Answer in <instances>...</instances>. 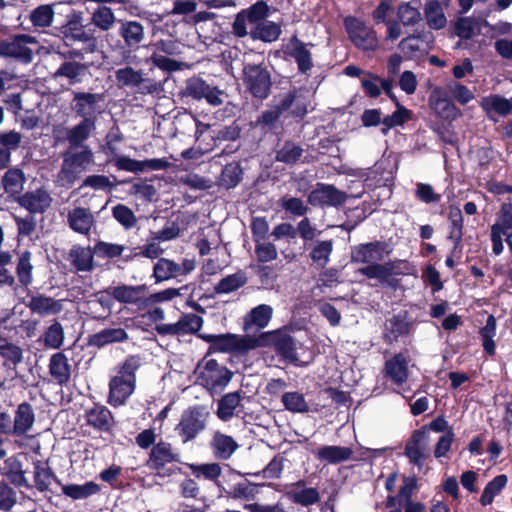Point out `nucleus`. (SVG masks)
<instances>
[{
    "instance_id": "1",
    "label": "nucleus",
    "mask_w": 512,
    "mask_h": 512,
    "mask_svg": "<svg viewBox=\"0 0 512 512\" xmlns=\"http://www.w3.org/2000/svg\"><path fill=\"white\" fill-rule=\"evenodd\" d=\"M141 366L138 356L131 355L116 368V374L109 381L107 402L113 407L124 405L134 393L136 387V371Z\"/></svg>"
},
{
    "instance_id": "2",
    "label": "nucleus",
    "mask_w": 512,
    "mask_h": 512,
    "mask_svg": "<svg viewBox=\"0 0 512 512\" xmlns=\"http://www.w3.org/2000/svg\"><path fill=\"white\" fill-rule=\"evenodd\" d=\"M94 164V155L88 146L70 147L63 155L61 170L57 182L62 187H70L79 174L87 171Z\"/></svg>"
},
{
    "instance_id": "3",
    "label": "nucleus",
    "mask_w": 512,
    "mask_h": 512,
    "mask_svg": "<svg viewBox=\"0 0 512 512\" xmlns=\"http://www.w3.org/2000/svg\"><path fill=\"white\" fill-rule=\"evenodd\" d=\"M196 381L210 391H219L230 382L231 372L215 360H204L195 369Z\"/></svg>"
},
{
    "instance_id": "4",
    "label": "nucleus",
    "mask_w": 512,
    "mask_h": 512,
    "mask_svg": "<svg viewBox=\"0 0 512 512\" xmlns=\"http://www.w3.org/2000/svg\"><path fill=\"white\" fill-rule=\"evenodd\" d=\"M210 413L204 406H194L185 410L175 430L184 443L193 440L205 428Z\"/></svg>"
},
{
    "instance_id": "5",
    "label": "nucleus",
    "mask_w": 512,
    "mask_h": 512,
    "mask_svg": "<svg viewBox=\"0 0 512 512\" xmlns=\"http://www.w3.org/2000/svg\"><path fill=\"white\" fill-rule=\"evenodd\" d=\"M37 42L28 35H17L0 41V56L12 58L23 63L32 60L33 48Z\"/></svg>"
},
{
    "instance_id": "6",
    "label": "nucleus",
    "mask_w": 512,
    "mask_h": 512,
    "mask_svg": "<svg viewBox=\"0 0 512 512\" xmlns=\"http://www.w3.org/2000/svg\"><path fill=\"white\" fill-rule=\"evenodd\" d=\"M243 75L244 84L254 97L264 99L268 96L271 79L266 68L261 65L247 64L244 66Z\"/></svg>"
},
{
    "instance_id": "7",
    "label": "nucleus",
    "mask_w": 512,
    "mask_h": 512,
    "mask_svg": "<svg viewBox=\"0 0 512 512\" xmlns=\"http://www.w3.org/2000/svg\"><path fill=\"white\" fill-rule=\"evenodd\" d=\"M178 54H180V46L176 41L160 40L153 45L150 61L161 70L177 71L180 69V64L168 56Z\"/></svg>"
},
{
    "instance_id": "8",
    "label": "nucleus",
    "mask_w": 512,
    "mask_h": 512,
    "mask_svg": "<svg viewBox=\"0 0 512 512\" xmlns=\"http://www.w3.org/2000/svg\"><path fill=\"white\" fill-rule=\"evenodd\" d=\"M345 26L349 34V38L355 46L362 50H374L377 45V37L375 32L367 27L363 22L356 18H347Z\"/></svg>"
},
{
    "instance_id": "9",
    "label": "nucleus",
    "mask_w": 512,
    "mask_h": 512,
    "mask_svg": "<svg viewBox=\"0 0 512 512\" xmlns=\"http://www.w3.org/2000/svg\"><path fill=\"white\" fill-rule=\"evenodd\" d=\"M314 47L312 43H304L296 35L292 36L284 47V52L293 58L297 64L298 70L307 74L313 68V59L310 49Z\"/></svg>"
},
{
    "instance_id": "10",
    "label": "nucleus",
    "mask_w": 512,
    "mask_h": 512,
    "mask_svg": "<svg viewBox=\"0 0 512 512\" xmlns=\"http://www.w3.org/2000/svg\"><path fill=\"white\" fill-rule=\"evenodd\" d=\"M67 225L75 233L89 236L96 228V220L90 209L74 207L67 211Z\"/></svg>"
},
{
    "instance_id": "11",
    "label": "nucleus",
    "mask_w": 512,
    "mask_h": 512,
    "mask_svg": "<svg viewBox=\"0 0 512 512\" xmlns=\"http://www.w3.org/2000/svg\"><path fill=\"white\" fill-rule=\"evenodd\" d=\"M200 338L211 343L213 348L221 352L248 350L256 347V341L238 338L235 335H199Z\"/></svg>"
},
{
    "instance_id": "12",
    "label": "nucleus",
    "mask_w": 512,
    "mask_h": 512,
    "mask_svg": "<svg viewBox=\"0 0 512 512\" xmlns=\"http://www.w3.org/2000/svg\"><path fill=\"white\" fill-rule=\"evenodd\" d=\"M346 194L332 185L318 183L310 192L308 202L313 206H338L346 201Z\"/></svg>"
},
{
    "instance_id": "13",
    "label": "nucleus",
    "mask_w": 512,
    "mask_h": 512,
    "mask_svg": "<svg viewBox=\"0 0 512 512\" xmlns=\"http://www.w3.org/2000/svg\"><path fill=\"white\" fill-rule=\"evenodd\" d=\"M272 342L275 350L284 358L297 365H305L309 360H303L299 350L303 347L295 342L293 338L285 332H276L272 335Z\"/></svg>"
},
{
    "instance_id": "14",
    "label": "nucleus",
    "mask_w": 512,
    "mask_h": 512,
    "mask_svg": "<svg viewBox=\"0 0 512 512\" xmlns=\"http://www.w3.org/2000/svg\"><path fill=\"white\" fill-rule=\"evenodd\" d=\"M386 245L379 241L360 244L351 251V260L355 263L374 264L382 261L386 254Z\"/></svg>"
},
{
    "instance_id": "15",
    "label": "nucleus",
    "mask_w": 512,
    "mask_h": 512,
    "mask_svg": "<svg viewBox=\"0 0 512 512\" xmlns=\"http://www.w3.org/2000/svg\"><path fill=\"white\" fill-rule=\"evenodd\" d=\"M187 95L194 99H205L210 105L218 106L222 104L223 92L218 88L207 84L200 78H192L187 83Z\"/></svg>"
},
{
    "instance_id": "16",
    "label": "nucleus",
    "mask_w": 512,
    "mask_h": 512,
    "mask_svg": "<svg viewBox=\"0 0 512 512\" xmlns=\"http://www.w3.org/2000/svg\"><path fill=\"white\" fill-rule=\"evenodd\" d=\"M118 34L129 52L136 51L145 38V29L138 21L120 20Z\"/></svg>"
},
{
    "instance_id": "17",
    "label": "nucleus",
    "mask_w": 512,
    "mask_h": 512,
    "mask_svg": "<svg viewBox=\"0 0 512 512\" xmlns=\"http://www.w3.org/2000/svg\"><path fill=\"white\" fill-rule=\"evenodd\" d=\"M384 374L395 385H402L409 376V359L402 353L394 355L386 361Z\"/></svg>"
},
{
    "instance_id": "18",
    "label": "nucleus",
    "mask_w": 512,
    "mask_h": 512,
    "mask_svg": "<svg viewBox=\"0 0 512 512\" xmlns=\"http://www.w3.org/2000/svg\"><path fill=\"white\" fill-rule=\"evenodd\" d=\"M27 307L32 313L42 317L54 316L63 310V300H56L43 294H37L30 297Z\"/></svg>"
},
{
    "instance_id": "19",
    "label": "nucleus",
    "mask_w": 512,
    "mask_h": 512,
    "mask_svg": "<svg viewBox=\"0 0 512 512\" xmlns=\"http://www.w3.org/2000/svg\"><path fill=\"white\" fill-rule=\"evenodd\" d=\"M147 287L145 285H117L107 288L108 295L123 304H138L145 296Z\"/></svg>"
},
{
    "instance_id": "20",
    "label": "nucleus",
    "mask_w": 512,
    "mask_h": 512,
    "mask_svg": "<svg viewBox=\"0 0 512 512\" xmlns=\"http://www.w3.org/2000/svg\"><path fill=\"white\" fill-rule=\"evenodd\" d=\"M361 87L365 94L372 98H377L384 91L391 99L395 98L392 92L393 83L391 80L382 79L370 72L365 73L361 79Z\"/></svg>"
},
{
    "instance_id": "21",
    "label": "nucleus",
    "mask_w": 512,
    "mask_h": 512,
    "mask_svg": "<svg viewBox=\"0 0 512 512\" xmlns=\"http://www.w3.org/2000/svg\"><path fill=\"white\" fill-rule=\"evenodd\" d=\"M61 33L66 39L78 42H90L93 37L83 25V18L80 13H73L68 16L67 22L62 26Z\"/></svg>"
},
{
    "instance_id": "22",
    "label": "nucleus",
    "mask_w": 512,
    "mask_h": 512,
    "mask_svg": "<svg viewBox=\"0 0 512 512\" xmlns=\"http://www.w3.org/2000/svg\"><path fill=\"white\" fill-rule=\"evenodd\" d=\"M210 448L217 459L227 460L238 449L239 445L232 436L215 431L210 440Z\"/></svg>"
},
{
    "instance_id": "23",
    "label": "nucleus",
    "mask_w": 512,
    "mask_h": 512,
    "mask_svg": "<svg viewBox=\"0 0 512 512\" xmlns=\"http://www.w3.org/2000/svg\"><path fill=\"white\" fill-rule=\"evenodd\" d=\"M18 202L32 213H42L50 207L52 198L46 190L38 189L19 197Z\"/></svg>"
},
{
    "instance_id": "24",
    "label": "nucleus",
    "mask_w": 512,
    "mask_h": 512,
    "mask_svg": "<svg viewBox=\"0 0 512 512\" xmlns=\"http://www.w3.org/2000/svg\"><path fill=\"white\" fill-rule=\"evenodd\" d=\"M74 110L83 119H92L96 113V106L102 100L99 94L74 92Z\"/></svg>"
},
{
    "instance_id": "25",
    "label": "nucleus",
    "mask_w": 512,
    "mask_h": 512,
    "mask_svg": "<svg viewBox=\"0 0 512 512\" xmlns=\"http://www.w3.org/2000/svg\"><path fill=\"white\" fill-rule=\"evenodd\" d=\"M49 372L58 384L68 383L71 377V366L68 358L60 352L53 354L49 361Z\"/></svg>"
},
{
    "instance_id": "26",
    "label": "nucleus",
    "mask_w": 512,
    "mask_h": 512,
    "mask_svg": "<svg viewBox=\"0 0 512 512\" xmlns=\"http://www.w3.org/2000/svg\"><path fill=\"white\" fill-rule=\"evenodd\" d=\"M430 106L442 119L452 121L461 115L460 110L449 99L442 97L438 92L430 96Z\"/></svg>"
},
{
    "instance_id": "27",
    "label": "nucleus",
    "mask_w": 512,
    "mask_h": 512,
    "mask_svg": "<svg viewBox=\"0 0 512 512\" xmlns=\"http://www.w3.org/2000/svg\"><path fill=\"white\" fill-rule=\"evenodd\" d=\"M241 404V396L238 392L225 394L218 401L216 415L226 422L238 415V408Z\"/></svg>"
},
{
    "instance_id": "28",
    "label": "nucleus",
    "mask_w": 512,
    "mask_h": 512,
    "mask_svg": "<svg viewBox=\"0 0 512 512\" xmlns=\"http://www.w3.org/2000/svg\"><path fill=\"white\" fill-rule=\"evenodd\" d=\"M353 454V450L350 447L345 446H323L315 451V456L321 460L330 464H337L348 460Z\"/></svg>"
},
{
    "instance_id": "29",
    "label": "nucleus",
    "mask_w": 512,
    "mask_h": 512,
    "mask_svg": "<svg viewBox=\"0 0 512 512\" xmlns=\"http://www.w3.org/2000/svg\"><path fill=\"white\" fill-rule=\"evenodd\" d=\"M116 84L120 88L139 87L144 84L145 78L142 70H136L131 66H124L115 71Z\"/></svg>"
},
{
    "instance_id": "30",
    "label": "nucleus",
    "mask_w": 512,
    "mask_h": 512,
    "mask_svg": "<svg viewBox=\"0 0 512 512\" xmlns=\"http://www.w3.org/2000/svg\"><path fill=\"white\" fill-rule=\"evenodd\" d=\"M1 473L16 486H28L22 469V464L17 457H9L0 465Z\"/></svg>"
},
{
    "instance_id": "31",
    "label": "nucleus",
    "mask_w": 512,
    "mask_h": 512,
    "mask_svg": "<svg viewBox=\"0 0 512 512\" xmlns=\"http://www.w3.org/2000/svg\"><path fill=\"white\" fill-rule=\"evenodd\" d=\"M128 339V334L122 328H107L90 337L89 343L96 347H104L111 343L123 342Z\"/></svg>"
},
{
    "instance_id": "32",
    "label": "nucleus",
    "mask_w": 512,
    "mask_h": 512,
    "mask_svg": "<svg viewBox=\"0 0 512 512\" xmlns=\"http://www.w3.org/2000/svg\"><path fill=\"white\" fill-rule=\"evenodd\" d=\"M176 460V455L172 452L171 445L168 443H158L151 451L148 466L152 469H161L167 463Z\"/></svg>"
},
{
    "instance_id": "33",
    "label": "nucleus",
    "mask_w": 512,
    "mask_h": 512,
    "mask_svg": "<svg viewBox=\"0 0 512 512\" xmlns=\"http://www.w3.org/2000/svg\"><path fill=\"white\" fill-rule=\"evenodd\" d=\"M16 275L18 282L23 286H28L33 281V264L31 252L25 250L19 253L16 262Z\"/></svg>"
},
{
    "instance_id": "34",
    "label": "nucleus",
    "mask_w": 512,
    "mask_h": 512,
    "mask_svg": "<svg viewBox=\"0 0 512 512\" xmlns=\"http://www.w3.org/2000/svg\"><path fill=\"white\" fill-rule=\"evenodd\" d=\"M281 34V27L279 24L264 20L256 24V26L250 31V36L253 39H258L263 42L276 41Z\"/></svg>"
},
{
    "instance_id": "35",
    "label": "nucleus",
    "mask_w": 512,
    "mask_h": 512,
    "mask_svg": "<svg viewBox=\"0 0 512 512\" xmlns=\"http://www.w3.org/2000/svg\"><path fill=\"white\" fill-rule=\"evenodd\" d=\"M62 493L74 500L85 499L100 491V487L93 481L85 482L84 484H67L63 485Z\"/></svg>"
},
{
    "instance_id": "36",
    "label": "nucleus",
    "mask_w": 512,
    "mask_h": 512,
    "mask_svg": "<svg viewBox=\"0 0 512 512\" xmlns=\"http://www.w3.org/2000/svg\"><path fill=\"white\" fill-rule=\"evenodd\" d=\"M88 424L101 430H108L112 424V414L110 410L103 405H95L86 413Z\"/></svg>"
},
{
    "instance_id": "37",
    "label": "nucleus",
    "mask_w": 512,
    "mask_h": 512,
    "mask_svg": "<svg viewBox=\"0 0 512 512\" xmlns=\"http://www.w3.org/2000/svg\"><path fill=\"white\" fill-rule=\"evenodd\" d=\"M33 423L34 413L32 407L27 403L20 404L14 417V433L18 435L26 433L32 427Z\"/></svg>"
},
{
    "instance_id": "38",
    "label": "nucleus",
    "mask_w": 512,
    "mask_h": 512,
    "mask_svg": "<svg viewBox=\"0 0 512 512\" xmlns=\"http://www.w3.org/2000/svg\"><path fill=\"white\" fill-rule=\"evenodd\" d=\"M333 250L332 240H318L310 247L309 257L318 267H325Z\"/></svg>"
},
{
    "instance_id": "39",
    "label": "nucleus",
    "mask_w": 512,
    "mask_h": 512,
    "mask_svg": "<svg viewBox=\"0 0 512 512\" xmlns=\"http://www.w3.org/2000/svg\"><path fill=\"white\" fill-rule=\"evenodd\" d=\"M69 256L73 266L78 271H90L93 268V251L89 247L75 245L71 248Z\"/></svg>"
},
{
    "instance_id": "40",
    "label": "nucleus",
    "mask_w": 512,
    "mask_h": 512,
    "mask_svg": "<svg viewBox=\"0 0 512 512\" xmlns=\"http://www.w3.org/2000/svg\"><path fill=\"white\" fill-rule=\"evenodd\" d=\"M95 128L93 119H83L79 124L67 130L66 137L71 147L83 143Z\"/></svg>"
},
{
    "instance_id": "41",
    "label": "nucleus",
    "mask_w": 512,
    "mask_h": 512,
    "mask_svg": "<svg viewBox=\"0 0 512 512\" xmlns=\"http://www.w3.org/2000/svg\"><path fill=\"white\" fill-rule=\"evenodd\" d=\"M26 182L23 171L17 167L9 169L2 178L5 191L11 195H19Z\"/></svg>"
},
{
    "instance_id": "42",
    "label": "nucleus",
    "mask_w": 512,
    "mask_h": 512,
    "mask_svg": "<svg viewBox=\"0 0 512 512\" xmlns=\"http://www.w3.org/2000/svg\"><path fill=\"white\" fill-rule=\"evenodd\" d=\"M273 314L271 306L261 304L253 308L245 317L246 327L264 328L268 325Z\"/></svg>"
},
{
    "instance_id": "43",
    "label": "nucleus",
    "mask_w": 512,
    "mask_h": 512,
    "mask_svg": "<svg viewBox=\"0 0 512 512\" xmlns=\"http://www.w3.org/2000/svg\"><path fill=\"white\" fill-rule=\"evenodd\" d=\"M182 267L177 263L161 258L154 265L153 276L156 282H162L182 274Z\"/></svg>"
},
{
    "instance_id": "44",
    "label": "nucleus",
    "mask_w": 512,
    "mask_h": 512,
    "mask_svg": "<svg viewBox=\"0 0 512 512\" xmlns=\"http://www.w3.org/2000/svg\"><path fill=\"white\" fill-rule=\"evenodd\" d=\"M419 0L405 2L399 5L397 16L400 22L405 26L415 25L421 20Z\"/></svg>"
},
{
    "instance_id": "45",
    "label": "nucleus",
    "mask_w": 512,
    "mask_h": 512,
    "mask_svg": "<svg viewBox=\"0 0 512 512\" xmlns=\"http://www.w3.org/2000/svg\"><path fill=\"white\" fill-rule=\"evenodd\" d=\"M115 22L116 16L108 6H98L91 14V23L101 31L111 30Z\"/></svg>"
},
{
    "instance_id": "46",
    "label": "nucleus",
    "mask_w": 512,
    "mask_h": 512,
    "mask_svg": "<svg viewBox=\"0 0 512 512\" xmlns=\"http://www.w3.org/2000/svg\"><path fill=\"white\" fill-rule=\"evenodd\" d=\"M64 329L60 322L53 323L46 328L40 341L43 345L50 349H59L64 343Z\"/></svg>"
},
{
    "instance_id": "47",
    "label": "nucleus",
    "mask_w": 512,
    "mask_h": 512,
    "mask_svg": "<svg viewBox=\"0 0 512 512\" xmlns=\"http://www.w3.org/2000/svg\"><path fill=\"white\" fill-rule=\"evenodd\" d=\"M405 455L409 461L419 467L423 465L426 458V447L421 443V435L415 433L405 447Z\"/></svg>"
},
{
    "instance_id": "48",
    "label": "nucleus",
    "mask_w": 512,
    "mask_h": 512,
    "mask_svg": "<svg viewBox=\"0 0 512 512\" xmlns=\"http://www.w3.org/2000/svg\"><path fill=\"white\" fill-rule=\"evenodd\" d=\"M295 488L288 493L290 499L297 504L309 506L319 501L320 495L315 488L297 489L303 486V482L299 481L293 485Z\"/></svg>"
},
{
    "instance_id": "49",
    "label": "nucleus",
    "mask_w": 512,
    "mask_h": 512,
    "mask_svg": "<svg viewBox=\"0 0 512 512\" xmlns=\"http://www.w3.org/2000/svg\"><path fill=\"white\" fill-rule=\"evenodd\" d=\"M507 482L508 478L504 474L498 475L493 480L488 482L480 497V503L483 506L490 505L493 502L494 497L498 495L507 485Z\"/></svg>"
},
{
    "instance_id": "50",
    "label": "nucleus",
    "mask_w": 512,
    "mask_h": 512,
    "mask_svg": "<svg viewBox=\"0 0 512 512\" xmlns=\"http://www.w3.org/2000/svg\"><path fill=\"white\" fill-rule=\"evenodd\" d=\"M410 332V323L401 316H394L386 323L385 336L389 341H394L398 337L407 335Z\"/></svg>"
},
{
    "instance_id": "51",
    "label": "nucleus",
    "mask_w": 512,
    "mask_h": 512,
    "mask_svg": "<svg viewBox=\"0 0 512 512\" xmlns=\"http://www.w3.org/2000/svg\"><path fill=\"white\" fill-rule=\"evenodd\" d=\"M425 15L427 19V23L430 28L433 29H442L446 25V17L443 11L442 6L436 2L431 1L426 5Z\"/></svg>"
},
{
    "instance_id": "52",
    "label": "nucleus",
    "mask_w": 512,
    "mask_h": 512,
    "mask_svg": "<svg viewBox=\"0 0 512 512\" xmlns=\"http://www.w3.org/2000/svg\"><path fill=\"white\" fill-rule=\"evenodd\" d=\"M85 70L84 64L75 61L64 62L55 72V77H65L69 79L70 84H75L80 82V76Z\"/></svg>"
},
{
    "instance_id": "53",
    "label": "nucleus",
    "mask_w": 512,
    "mask_h": 512,
    "mask_svg": "<svg viewBox=\"0 0 512 512\" xmlns=\"http://www.w3.org/2000/svg\"><path fill=\"white\" fill-rule=\"evenodd\" d=\"M284 407L293 413H305L309 411V404L304 395L299 392H286L282 395Z\"/></svg>"
},
{
    "instance_id": "54",
    "label": "nucleus",
    "mask_w": 512,
    "mask_h": 512,
    "mask_svg": "<svg viewBox=\"0 0 512 512\" xmlns=\"http://www.w3.org/2000/svg\"><path fill=\"white\" fill-rule=\"evenodd\" d=\"M0 356L7 362L17 366L23 360V350L19 345L0 337Z\"/></svg>"
},
{
    "instance_id": "55",
    "label": "nucleus",
    "mask_w": 512,
    "mask_h": 512,
    "mask_svg": "<svg viewBox=\"0 0 512 512\" xmlns=\"http://www.w3.org/2000/svg\"><path fill=\"white\" fill-rule=\"evenodd\" d=\"M54 478L53 472L44 463L37 461L34 464V481L36 488L41 491H47Z\"/></svg>"
},
{
    "instance_id": "56",
    "label": "nucleus",
    "mask_w": 512,
    "mask_h": 512,
    "mask_svg": "<svg viewBox=\"0 0 512 512\" xmlns=\"http://www.w3.org/2000/svg\"><path fill=\"white\" fill-rule=\"evenodd\" d=\"M399 48L408 58H414L426 52V44L419 36L403 39Z\"/></svg>"
},
{
    "instance_id": "57",
    "label": "nucleus",
    "mask_w": 512,
    "mask_h": 512,
    "mask_svg": "<svg viewBox=\"0 0 512 512\" xmlns=\"http://www.w3.org/2000/svg\"><path fill=\"white\" fill-rule=\"evenodd\" d=\"M482 107L487 112H495L499 115H507L512 109V104L505 98L492 95L482 100Z\"/></svg>"
},
{
    "instance_id": "58",
    "label": "nucleus",
    "mask_w": 512,
    "mask_h": 512,
    "mask_svg": "<svg viewBox=\"0 0 512 512\" xmlns=\"http://www.w3.org/2000/svg\"><path fill=\"white\" fill-rule=\"evenodd\" d=\"M178 330L180 335L193 334L200 330L203 319L193 313L183 315L178 321Z\"/></svg>"
},
{
    "instance_id": "59",
    "label": "nucleus",
    "mask_w": 512,
    "mask_h": 512,
    "mask_svg": "<svg viewBox=\"0 0 512 512\" xmlns=\"http://www.w3.org/2000/svg\"><path fill=\"white\" fill-rule=\"evenodd\" d=\"M54 11L51 5H41L30 15L31 22L37 27H48L53 21Z\"/></svg>"
},
{
    "instance_id": "60",
    "label": "nucleus",
    "mask_w": 512,
    "mask_h": 512,
    "mask_svg": "<svg viewBox=\"0 0 512 512\" xmlns=\"http://www.w3.org/2000/svg\"><path fill=\"white\" fill-rule=\"evenodd\" d=\"M113 217L125 228H133L137 223L134 212L123 204H118L112 209Z\"/></svg>"
},
{
    "instance_id": "61",
    "label": "nucleus",
    "mask_w": 512,
    "mask_h": 512,
    "mask_svg": "<svg viewBox=\"0 0 512 512\" xmlns=\"http://www.w3.org/2000/svg\"><path fill=\"white\" fill-rule=\"evenodd\" d=\"M242 170L236 163L226 165L221 173L220 184L226 188H232L240 181Z\"/></svg>"
},
{
    "instance_id": "62",
    "label": "nucleus",
    "mask_w": 512,
    "mask_h": 512,
    "mask_svg": "<svg viewBox=\"0 0 512 512\" xmlns=\"http://www.w3.org/2000/svg\"><path fill=\"white\" fill-rule=\"evenodd\" d=\"M246 283V277L242 273H235L223 278L216 286L218 293H230Z\"/></svg>"
},
{
    "instance_id": "63",
    "label": "nucleus",
    "mask_w": 512,
    "mask_h": 512,
    "mask_svg": "<svg viewBox=\"0 0 512 512\" xmlns=\"http://www.w3.org/2000/svg\"><path fill=\"white\" fill-rule=\"evenodd\" d=\"M281 207L294 216H304L309 211V207L303 200L296 197H284L280 200Z\"/></svg>"
},
{
    "instance_id": "64",
    "label": "nucleus",
    "mask_w": 512,
    "mask_h": 512,
    "mask_svg": "<svg viewBox=\"0 0 512 512\" xmlns=\"http://www.w3.org/2000/svg\"><path fill=\"white\" fill-rule=\"evenodd\" d=\"M302 152L303 150L299 146L293 143H286L277 152L276 159L286 164H294L300 159Z\"/></svg>"
}]
</instances>
